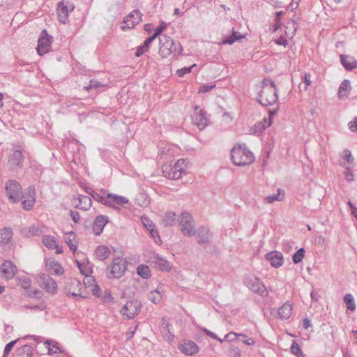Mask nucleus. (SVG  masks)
<instances>
[{"label":"nucleus","mask_w":357,"mask_h":357,"mask_svg":"<svg viewBox=\"0 0 357 357\" xmlns=\"http://www.w3.org/2000/svg\"><path fill=\"white\" fill-rule=\"evenodd\" d=\"M261 90L257 96V101L263 106L275 104L278 100V90L274 82L271 79H264Z\"/></svg>","instance_id":"obj_1"},{"label":"nucleus","mask_w":357,"mask_h":357,"mask_svg":"<svg viewBox=\"0 0 357 357\" xmlns=\"http://www.w3.org/2000/svg\"><path fill=\"white\" fill-rule=\"evenodd\" d=\"M93 198L101 204L114 209H119L117 206H123L129 203L127 197L108 192L105 189L97 190Z\"/></svg>","instance_id":"obj_2"},{"label":"nucleus","mask_w":357,"mask_h":357,"mask_svg":"<svg viewBox=\"0 0 357 357\" xmlns=\"http://www.w3.org/2000/svg\"><path fill=\"white\" fill-rule=\"evenodd\" d=\"M160 47L158 53L162 58L169 56L178 55L181 54L183 48L179 42L175 41L167 35H161L159 37Z\"/></svg>","instance_id":"obj_3"},{"label":"nucleus","mask_w":357,"mask_h":357,"mask_svg":"<svg viewBox=\"0 0 357 357\" xmlns=\"http://www.w3.org/2000/svg\"><path fill=\"white\" fill-rule=\"evenodd\" d=\"M231 159L235 165L246 166L254 162L255 156L248 147L243 144L233 147L231 151Z\"/></svg>","instance_id":"obj_4"},{"label":"nucleus","mask_w":357,"mask_h":357,"mask_svg":"<svg viewBox=\"0 0 357 357\" xmlns=\"http://www.w3.org/2000/svg\"><path fill=\"white\" fill-rule=\"evenodd\" d=\"M188 162L183 158L178 159L174 165H165L162 166V174L168 179L176 180L185 173Z\"/></svg>","instance_id":"obj_5"},{"label":"nucleus","mask_w":357,"mask_h":357,"mask_svg":"<svg viewBox=\"0 0 357 357\" xmlns=\"http://www.w3.org/2000/svg\"><path fill=\"white\" fill-rule=\"evenodd\" d=\"M128 268V261L121 257H114L112 264L107 268V277L110 279H119L122 278Z\"/></svg>","instance_id":"obj_6"},{"label":"nucleus","mask_w":357,"mask_h":357,"mask_svg":"<svg viewBox=\"0 0 357 357\" xmlns=\"http://www.w3.org/2000/svg\"><path fill=\"white\" fill-rule=\"evenodd\" d=\"M178 221L181 231L184 236L190 237L196 234L195 222L190 213L187 211L181 213L178 216Z\"/></svg>","instance_id":"obj_7"},{"label":"nucleus","mask_w":357,"mask_h":357,"mask_svg":"<svg viewBox=\"0 0 357 357\" xmlns=\"http://www.w3.org/2000/svg\"><path fill=\"white\" fill-rule=\"evenodd\" d=\"M243 282L244 284L252 292L258 294L262 296L268 295V291L265 285L260 279L255 275L248 274L245 275Z\"/></svg>","instance_id":"obj_8"},{"label":"nucleus","mask_w":357,"mask_h":357,"mask_svg":"<svg viewBox=\"0 0 357 357\" xmlns=\"http://www.w3.org/2000/svg\"><path fill=\"white\" fill-rule=\"evenodd\" d=\"M5 192L10 202L18 203L21 199L22 188L17 181L9 179L5 183Z\"/></svg>","instance_id":"obj_9"},{"label":"nucleus","mask_w":357,"mask_h":357,"mask_svg":"<svg viewBox=\"0 0 357 357\" xmlns=\"http://www.w3.org/2000/svg\"><path fill=\"white\" fill-rule=\"evenodd\" d=\"M142 308L141 303L137 300L128 301L121 308V314L128 319L137 315Z\"/></svg>","instance_id":"obj_10"},{"label":"nucleus","mask_w":357,"mask_h":357,"mask_svg":"<svg viewBox=\"0 0 357 357\" xmlns=\"http://www.w3.org/2000/svg\"><path fill=\"white\" fill-rule=\"evenodd\" d=\"M192 121L199 130H204L208 125V119L206 112L198 106L195 107V112L192 116Z\"/></svg>","instance_id":"obj_11"},{"label":"nucleus","mask_w":357,"mask_h":357,"mask_svg":"<svg viewBox=\"0 0 357 357\" xmlns=\"http://www.w3.org/2000/svg\"><path fill=\"white\" fill-rule=\"evenodd\" d=\"M38 282L47 292L52 294H55L57 292V283L50 275L46 274L40 275L38 278Z\"/></svg>","instance_id":"obj_12"},{"label":"nucleus","mask_w":357,"mask_h":357,"mask_svg":"<svg viewBox=\"0 0 357 357\" xmlns=\"http://www.w3.org/2000/svg\"><path fill=\"white\" fill-rule=\"evenodd\" d=\"M22 206L24 210H31L36 202V190L34 187L29 186L26 190L24 195H21Z\"/></svg>","instance_id":"obj_13"},{"label":"nucleus","mask_w":357,"mask_h":357,"mask_svg":"<svg viewBox=\"0 0 357 357\" xmlns=\"http://www.w3.org/2000/svg\"><path fill=\"white\" fill-rule=\"evenodd\" d=\"M141 20L142 19L139 11L135 10L124 17L123 24L121 26V29L123 31L132 29L139 24Z\"/></svg>","instance_id":"obj_14"},{"label":"nucleus","mask_w":357,"mask_h":357,"mask_svg":"<svg viewBox=\"0 0 357 357\" xmlns=\"http://www.w3.org/2000/svg\"><path fill=\"white\" fill-rule=\"evenodd\" d=\"M84 147L83 145L77 140L73 139L69 144L67 146V149L71 151L73 155L72 160L76 162L78 161L79 162H81L84 158L80 155V152L82 151V149Z\"/></svg>","instance_id":"obj_15"},{"label":"nucleus","mask_w":357,"mask_h":357,"mask_svg":"<svg viewBox=\"0 0 357 357\" xmlns=\"http://www.w3.org/2000/svg\"><path fill=\"white\" fill-rule=\"evenodd\" d=\"M178 347L183 354L188 356H192L199 351V347L192 340H183Z\"/></svg>","instance_id":"obj_16"},{"label":"nucleus","mask_w":357,"mask_h":357,"mask_svg":"<svg viewBox=\"0 0 357 357\" xmlns=\"http://www.w3.org/2000/svg\"><path fill=\"white\" fill-rule=\"evenodd\" d=\"M1 269L3 277L7 280L12 279L17 271L16 266L10 260L5 261Z\"/></svg>","instance_id":"obj_17"},{"label":"nucleus","mask_w":357,"mask_h":357,"mask_svg":"<svg viewBox=\"0 0 357 357\" xmlns=\"http://www.w3.org/2000/svg\"><path fill=\"white\" fill-rule=\"evenodd\" d=\"M51 37H40L38 41L36 50L40 56H43L50 52L51 49Z\"/></svg>","instance_id":"obj_18"},{"label":"nucleus","mask_w":357,"mask_h":357,"mask_svg":"<svg viewBox=\"0 0 357 357\" xmlns=\"http://www.w3.org/2000/svg\"><path fill=\"white\" fill-rule=\"evenodd\" d=\"M266 259L270 262L271 265L275 268L280 267L284 263L282 253L276 250L267 253L266 255Z\"/></svg>","instance_id":"obj_19"},{"label":"nucleus","mask_w":357,"mask_h":357,"mask_svg":"<svg viewBox=\"0 0 357 357\" xmlns=\"http://www.w3.org/2000/svg\"><path fill=\"white\" fill-rule=\"evenodd\" d=\"M197 236V243L200 245L207 244L211 238V234L208 227L204 226L199 227L196 231Z\"/></svg>","instance_id":"obj_20"},{"label":"nucleus","mask_w":357,"mask_h":357,"mask_svg":"<svg viewBox=\"0 0 357 357\" xmlns=\"http://www.w3.org/2000/svg\"><path fill=\"white\" fill-rule=\"evenodd\" d=\"M74 206L80 210L86 211L91 206V199L86 195H79V197L73 200Z\"/></svg>","instance_id":"obj_21"},{"label":"nucleus","mask_w":357,"mask_h":357,"mask_svg":"<svg viewBox=\"0 0 357 357\" xmlns=\"http://www.w3.org/2000/svg\"><path fill=\"white\" fill-rule=\"evenodd\" d=\"M108 221L109 218L106 215H100L96 218L93 225V229L96 235H100L102 232Z\"/></svg>","instance_id":"obj_22"},{"label":"nucleus","mask_w":357,"mask_h":357,"mask_svg":"<svg viewBox=\"0 0 357 357\" xmlns=\"http://www.w3.org/2000/svg\"><path fill=\"white\" fill-rule=\"evenodd\" d=\"M340 61L342 65L348 71L357 68V60L352 56L340 54Z\"/></svg>","instance_id":"obj_23"},{"label":"nucleus","mask_w":357,"mask_h":357,"mask_svg":"<svg viewBox=\"0 0 357 357\" xmlns=\"http://www.w3.org/2000/svg\"><path fill=\"white\" fill-rule=\"evenodd\" d=\"M23 162L24 156L22 151L19 150L15 151L9 158V162L13 169L22 167Z\"/></svg>","instance_id":"obj_24"},{"label":"nucleus","mask_w":357,"mask_h":357,"mask_svg":"<svg viewBox=\"0 0 357 357\" xmlns=\"http://www.w3.org/2000/svg\"><path fill=\"white\" fill-rule=\"evenodd\" d=\"M152 261L155 266L162 271H169L171 269L169 262L165 258L160 257L158 254H155L152 257Z\"/></svg>","instance_id":"obj_25"},{"label":"nucleus","mask_w":357,"mask_h":357,"mask_svg":"<svg viewBox=\"0 0 357 357\" xmlns=\"http://www.w3.org/2000/svg\"><path fill=\"white\" fill-rule=\"evenodd\" d=\"M42 242L43 245L49 249L54 250L56 249V253L59 254L61 253L62 249L59 247L57 241L55 237L52 236H45L43 238Z\"/></svg>","instance_id":"obj_26"},{"label":"nucleus","mask_w":357,"mask_h":357,"mask_svg":"<svg viewBox=\"0 0 357 357\" xmlns=\"http://www.w3.org/2000/svg\"><path fill=\"white\" fill-rule=\"evenodd\" d=\"M70 10L63 2H61L58 4L57 15L58 20L62 24H66L68 21V15Z\"/></svg>","instance_id":"obj_27"},{"label":"nucleus","mask_w":357,"mask_h":357,"mask_svg":"<svg viewBox=\"0 0 357 357\" xmlns=\"http://www.w3.org/2000/svg\"><path fill=\"white\" fill-rule=\"evenodd\" d=\"M83 282L85 287L90 289V291L93 294V295L99 296L100 289L97 284L96 281L93 277L91 275L85 277Z\"/></svg>","instance_id":"obj_28"},{"label":"nucleus","mask_w":357,"mask_h":357,"mask_svg":"<svg viewBox=\"0 0 357 357\" xmlns=\"http://www.w3.org/2000/svg\"><path fill=\"white\" fill-rule=\"evenodd\" d=\"M351 86L349 79H344L340 84L338 89V97L340 99H344L349 95Z\"/></svg>","instance_id":"obj_29"},{"label":"nucleus","mask_w":357,"mask_h":357,"mask_svg":"<svg viewBox=\"0 0 357 357\" xmlns=\"http://www.w3.org/2000/svg\"><path fill=\"white\" fill-rule=\"evenodd\" d=\"M292 305L286 303L278 309V316L282 319H288L292 314Z\"/></svg>","instance_id":"obj_30"},{"label":"nucleus","mask_w":357,"mask_h":357,"mask_svg":"<svg viewBox=\"0 0 357 357\" xmlns=\"http://www.w3.org/2000/svg\"><path fill=\"white\" fill-rule=\"evenodd\" d=\"M71 284H72V286H75L76 287H77L78 291L77 292H75V291L71 292L70 289H69L68 296H70L73 297L75 298V300H76V301H80L81 299L85 298L86 297L85 295H83L82 293L81 292V288L82 287V284L79 281H78L77 280H73L71 282Z\"/></svg>","instance_id":"obj_31"},{"label":"nucleus","mask_w":357,"mask_h":357,"mask_svg":"<svg viewBox=\"0 0 357 357\" xmlns=\"http://www.w3.org/2000/svg\"><path fill=\"white\" fill-rule=\"evenodd\" d=\"M96 257L99 260H104L109 257L110 250L105 245H100L96 248L94 252Z\"/></svg>","instance_id":"obj_32"},{"label":"nucleus","mask_w":357,"mask_h":357,"mask_svg":"<svg viewBox=\"0 0 357 357\" xmlns=\"http://www.w3.org/2000/svg\"><path fill=\"white\" fill-rule=\"evenodd\" d=\"M153 40L149 37L146 38L142 45L138 46L136 48V51L135 52V56L137 57L142 56L144 53L147 52L149 50L150 45Z\"/></svg>","instance_id":"obj_33"},{"label":"nucleus","mask_w":357,"mask_h":357,"mask_svg":"<svg viewBox=\"0 0 357 357\" xmlns=\"http://www.w3.org/2000/svg\"><path fill=\"white\" fill-rule=\"evenodd\" d=\"M162 297V290H161V287H158L156 289L149 292L147 296L148 299L155 304L160 303Z\"/></svg>","instance_id":"obj_34"},{"label":"nucleus","mask_w":357,"mask_h":357,"mask_svg":"<svg viewBox=\"0 0 357 357\" xmlns=\"http://www.w3.org/2000/svg\"><path fill=\"white\" fill-rule=\"evenodd\" d=\"M13 236V231L10 228L5 227L0 230V245L7 244Z\"/></svg>","instance_id":"obj_35"},{"label":"nucleus","mask_w":357,"mask_h":357,"mask_svg":"<svg viewBox=\"0 0 357 357\" xmlns=\"http://www.w3.org/2000/svg\"><path fill=\"white\" fill-rule=\"evenodd\" d=\"M35 338V336L34 335H26V336H24L22 337H20V338H17L15 340H13L11 342H10L9 343H8L6 346H5V348H4V350H3V357H7L8 355L9 354L10 351H11V349H13V347L15 346V344L20 340H29V339H33Z\"/></svg>","instance_id":"obj_36"},{"label":"nucleus","mask_w":357,"mask_h":357,"mask_svg":"<svg viewBox=\"0 0 357 357\" xmlns=\"http://www.w3.org/2000/svg\"><path fill=\"white\" fill-rule=\"evenodd\" d=\"M76 264L81 274L85 277L91 275V274L93 273L92 268L90 266L89 261H87L86 263H81L80 261L76 260Z\"/></svg>","instance_id":"obj_37"},{"label":"nucleus","mask_w":357,"mask_h":357,"mask_svg":"<svg viewBox=\"0 0 357 357\" xmlns=\"http://www.w3.org/2000/svg\"><path fill=\"white\" fill-rule=\"evenodd\" d=\"M105 85L101 82L95 79H91L89 82V84L84 86V89L86 91L94 90L96 92H99L102 91V88L105 87Z\"/></svg>","instance_id":"obj_38"},{"label":"nucleus","mask_w":357,"mask_h":357,"mask_svg":"<svg viewBox=\"0 0 357 357\" xmlns=\"http://www.w3.org/2000/svg\"><path fill=\"white\" fill-rule=\"evenodd\" d=\"M45 344L48 349V354L50 355L52 354H57L59 353H62L61 349L59 347L58 342H52V340H47L45 342Z\"/></svg>","instance_id":"obj_39"},{"label":"nucleus","mask_w":357,"mask_h":357,"mask_svg":"<svg viewBox=\"0 0 357 357\" xmlns=\"http://www.w3.org/2000/svg\"><path fill=\"white\" fill-rule=\"evenodd\" d=\"M176 218V215L173 211H167L165 213L162 218V223L165 227H169L174 225Z\"/></svg>","instance_id":"obj_40"},{"label":"nucleus","mask_w":357,"mask_h":357,"mask_svg":"<svg viewBox=\"0 0 357 357\" xmlns=\"http://www.w3.org/2000/svg\"><path fill=\"white\" fill-rule=\"evenodd\" d=\"M271 124V122L269 121L268 124H266V121L264 122H257L250 129V131L252 134L255 135H259L263 130Z\"/></svg>","instance_id":"obj_41"},{"label":"nucleus","mask_w":357,"mask_h":357,"mask_svg":"<svg viewBox=\"0 0 357 357\" xmlns=\"http://www.w3.org/2000/svg\"><path fill=\"white\" fill-rule=\"evenodd\" d=\"M137 273L144 279H149L151 276V270L148 266L140 264L137 268Z\"/></svg>","instance_id":"obj_42"},{"label":"nucleus","mask_w":357,"mask_h":357,"mask_svg":"<svg viewBox=\"0 0 357 357\" xmlns=\"http://www.w3.org/2000/svg\"><path fill=\"white\" fill-rule=\"evenodd\" d=\"M49 266H50V271L52 274H54L56 275H63L64 272L63 268L58 261H53L50 263Z\"/></svg>","instance_id":"obj_43"},{"label":"nucleus","mask_w":357,"mask_h":357,"mask_svg":"<svg viewBox=\"0 0 357 357\" xmlns=\"http://www.w3.org/2000/svg\"><path fill=\"white\" fill-rule=\"evenodd\" d=\"M244 38L243 35L239 34L238 33L233 31L232 35L229 37H227L222 40L220 43V45H232L236 40Z\"/></svg>","instance_id":"obj_44"},{"label":"nucleus","mask_w":357,"mask_h":357,"mask_svg":"<svg viewBox=\"0 0 357 357\" xmlns=\"http://www.w3.org/2000/svg\"><path fill=\"white\" fill-rule=\"evenodd\" d=\"M43 233V228L39 225H32L30 227L26 234L27 237L30 236H38Z\"/></svg>","instance_id":"obj_45"},{"label":"nucleus","mask_w":357,"mask_h":357,"mask_svg":"<svg viewBox=\"0 0 357 357\" xmlns=\"http://www.w3.org/2000/svg\"><path fill=\"white\" fill-rule=\"evenodd\" d=\"M344 302L346 304L347 310L354 311L356 310V303L353 296L351 294H347L344 296Z\"/></svg>","instance_id":"obj_46"},{"label":"nucleus","mask_w":357,"mask_h":357,"mask_svg":"<svg viewBox=\"0 0 357 357\" xmlns=\"http://www.w3.org/2000/svg\"><path fill=\"white\" fill-rule=\"evenodd\" d=\"M282 192L281 189L278 190L277 194L268 195L264 198V202L268 204H272L275 201H282L284 198V195L281 196L280 194Z\"/></svg>","instance_id":"obj_47"},{"label":"nucleus","mask_w":357,"mask_h":357,"mask_svg":"<svg viewBox=\"0 0 357 357\" xmlns=\"http://www.w3.org/2000/svg\"><path fill=\"white\" fill-rule=\"evenodd\" d=\"M33 348L30 344H24L18 348V352L20 354H24V357H33Z\"/></svg>","instance_id":"obj_48"},{"label":"nucleus","mask_w":357,"mask_h":357,"mask_svg":"<svg viewBox=\"0 0 357 357\" xmlns=\"http://www.w3.org/2000/svg\"><path fill=\"white\" fill-rule=\"evenodd\" d=\"M70 237H73L74 238L75 237V234L73 231L70 232L65 237V241L67 245H68L69 248L73 252H75L77 249V244L76 243H73Z\"/></svg>","instance_id":"obj_49"},{"label":"nucleus","mask_w":357,"mask_h":357,"mask_svg":"<svg viewBox=\"0 0 357 357\" xmlns=\"http://www.w3.org/2000/svg\"><path fill=\"white\" fill-rule=\"evenodd\" d=\"M305 254V250L303 248H300L298 251H296L292 257L293 261L294 264H298L302 261Z\"/></svg>","instance_id":"obj_50"},{"label":"nucleus","mask_w":357,"mask_h":357,"mask_svg":"<svg viewBox=\"0 0 357 357\" xmlns=\"http://www.w3.org/2000/svg\"><path fill=\"white\" fill-rule=\"evenodd\" d=\"M291 351L293 354L298 357H305L303 353L300 346L297 344L296 341L294 340L291 346Z\"/></svg>","instance_id":"obj_51"},{"label":"nucleus","mask_w":357,"mask_h":357,"mask_svg":"<svg viewBox=\"0 0 357 357\" xmlns=\"http://www.w3.org/2000/svg\"><path fill=\"white\" fill-rule=\"evenodd\" d=\"M141 222L148 231L155 227V224L147 216H142Z\"/></svg>","instance_id":"obj_52"},{"label":"nucleus","mask_w":357,"mask_h":357,"mask_svg":"<svg viewBox=\"0 0 357 357\" xmlns=\"http://www.w3.org/2000/svg\"><path fill=\"white\" fill-rule=\"evenodd\" d=\"M237 337H246V335L243 333H236L235 332H229L225 336V339L228 342L234 341Z\"/></svg>","instance_id":"obj_53"},{"label":"nucleus","mask_w":357,"mask_h":357,"mask_svg":"<svg viewBox=\"0 0 357 357\" xmlns=\"http://www.w3.org/2000/svg\"><path fill=\"white\" fill-rule=\"evenodd\" d=\"M166 26H167V23L162 22L161 23V24L156 28V29L155 30L154 33L151 36H150V38L153 40H154L158 36H161V33L166 28Z\"/></svg>","instance_id":"obj_54"},{"label":"nucleus","mask_w":357,"mask_h":357,"mask_svg":"<svg viewBox=\"0 0 357 357\" xmlns=\"http://www.w3.org/2000/svg\"><path fill=\"white\" fill-rule=\"evenodd\" d=\"M344 162L342 164V166H344V167H346V162L347 164H351L354 161V158L351 155V152L348 150V149H346L344 151V156L343 158Z\"/></svg>","instance_id":"obj_55"},{"label":"nucleus","mask_w":357,"mask_h":357,"mask_svg":"<svg viewBox=\"0 0 357 357\" xmlns=\"http://www.w3.org/2000/svg\"><path fill=\"white\" fill-rule=\"evenodd\" d=\"M344 176L348 182H351L354 180L353 167L350 166L345 167Z\"/></svg>","instance_id":"obj_56"},{"label":"nucleus","mask_w":357,"mask_h":357,"mask_svg":"<svg viewBox=\"0 0 357 357\" xmlns=\"http://www.w3.org/2000/svg\"><path fill=\"white\" fill-rule=\"evenodd\" d=\"M20 284L22 288L27 289L31 285V280L26 276H23L20 278Z\"/></svg>","instance_id":"obj_57"},{"label":"nucleus","mask_w":357,"mask_h":357,"mask_svg":"<svg viewBox=\"0 0 357 357\" xmlns=\"http://www.w3.org/2000/svg\"><path fill=\"white\" fill-rule=\"evenodd\" d=\"M196 65L193 64L190 67H185L177 70V75L179 77H183L185 75L191 72L192 69L195 67Z\"/></svg>","instance_id":"obj_58"},{"label":"nucleus","mask_w":357,"mask_h":357,"mask_svg":"<svg viewBox=\"0 0 357 357\" xmlns=\"http://www.w3.org/2000/svg\"><path fill=\"white\" fill-rule=\"evenodd\" d=\"M149 231L150 233L151 238L154 240L155 243H156L157 244H160L161 242V239L157 229H155V227L153 229L149 230Z\"/></svg>","instance_id":"obj_59"},{"label":"nucleus","mask_w":357,"mask_h":357,"mask_svg":"<svg viewBox=\"0 0 357 357\" xmlns=\"http://www.w3.org/2000/svg\"><path fill=\"white\" fill-rule=\"evenodd\" d=\"M215 87V84H204L199 87V93H206L212 90L213 88Z\"/></svg>","instance_id":"obj_60"},{"label":"nucleus","mask_w":357,"mask_h":357,"mask_svg":"<svg viewBox=\"0 0 357 357\" xmlns=\"http://www.w3.org/2000/svg\"><path fill=\"white\" fill-rule=\"evenodd\" d=\"M241 351L238 347L231 348L229 351V357H241Z\"/></svg>","instance_id":"obj_61"},{"label":"nucleus","mask_w":357,"mask_h":357,"mask_svg":"<svg viewBox=\"0 0 357 357\" xmlns=\"http://www.w3.org/2000/svg\"><path fill=\"white\" fill-rule=\"evenodd\" d=\"M26 308L30 309V310H45L46 309V305L43 303H42L40 305H26Z\"/></svg>","instance_id":"obj_62"},{"label":"nucleus","mask_w":357,"mask_h":357,"mask_svg":"<svg viewBox=\"0 0 357 357\" xmlns=\"http://www.w3.org/2000/svg\"><path fill=\"white\" fill-rule=\"evenodd\" d=\"M102 301L105 303H110L113 302V297L109 291H105Z\"/></svg>","instance_id":"obj_63"},{"label":"nucleus","mask_w":357,"mask_h":357,"mask_svg":"<svg viewBox=\"0 0 357 357\" xmlns=\"http://www.w3.org/2000/svg\"><path fill=\"white\" fill-rule=\"evenodd\" d=\"M349 129L352 132L357 131V117L355 119V120H354L353 121H351L349 123Z\"/></svg>","instance_id":"obj_64"}]
</instances>
